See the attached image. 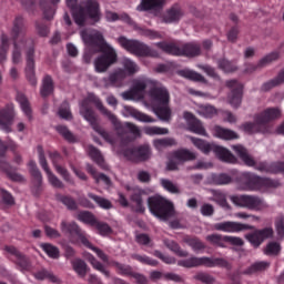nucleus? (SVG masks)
<instances>
[{
    "mask_svg": "<svg viewBox=\"0 0 284 284\" xmlns=\"http://www.w3.org/2000/svg\"><path fill=\"white\" fill-rule=\"evenodd\" d=\"M41 247L50 258H59V248L52 244H41Z\"/></svg>",
    "mask_w": 284,
    "mask_h": 284,
    "instance_id": "obj_57",
    "label": "nucleus"
},
{
    "mask_svg": "<svg viewBox=\"0 0 284 284\" xmlns=\"http://www.w3.org/2000/svg\"><path fill=\"white\" fill-rule=\"evenodd\" d=\"M183 118L187 122L190 132H193L194 134H199L200 136H207V132H205V128H203V124L201 121L196 120L194 114L191 112H184Z\"/></svg>",
    "mask_w": 284,
    "mask_h": 284,
    "instance_id": "obj_21",
    "label": "nucleus"
},
{
    "mask_svg": "<svg viewBox=\"0 0 284 284\" xmlns=\"http://www.w3.org/2000/svg\"><path fill=\"white\" fill-rule=\"evenodd\" d=\"M122 65L125 70V72H128V74H134L135 72H139V65H136V63H134V61L124 58L122 61Z\"/></svg>",
    "mask_w": 284,
    "mask_h": 284,
    "instance_id": "obj_54",
    "label": "nucleus"
},
{
    "mask_svg": "<svg viewBox=\"0 0 284 284\" xmlns=\"http://www.w3.org/2000/svg\"><path fill=\"white\" fill-rule=\"evenodd\" d=\"M133 258H135V261H139V263H142L143 265H151V267H156V265H159V262L156 260H152L150 256L148 255H133Z\"/></svg>",
    "mask_w": 284,
    "mask_h": 284,
    "instance_id": "obj_58",
    "label": "nucleus"
},
{
    "mask_svg": "<svg viewBox=\"0 0 284 284\" xmlns=\"http://www.w3.org/2000/svg\"><path fill=\"white\" fill-rule=\"evenodd\" d=\"M0 63H6L8 60V50H10V38L8 36L2 34L0 37Z\"/></svg>",
    "mask_w": 284,
    "mask_h": 284,
    "instance_id": "obj_33",
    "label": "nucleus"
},
{
    "mask_svg": "<svg viewBox=\"0 0 284 284\" xmlns=\"http://www.w3.org/2000/svg\"><path fill=\"white\" fill-rule=\"evenodd\" d=\"M213 227L214 230H217V232H226L229 234L244 232V230H252V226L248 224L232 221L215 223Z\"/></svg>",
    "mask_w": 284,
    "mask_h": 284,
    "instance_id": "obj_19",
    "label": "nucleus"
},
{
    "mask_svg": "<svg viewBox=\"0 0 284 284\" xmlns=\"http://www.w3.org/2000/svg\"><path fill=\"white\" fill-rule=\"evenodd\" d=\"M284 83V69L282 71H280V73L277 74L276 78H274L273 80L265 82L262 85V90L263 92H267L270 90H272V88H276V85H281Z\"/></svg>",
    "mask_w": 284,
    "mask_h": 284,
    "instance_id": "obj_39",
    "label": "nucleus"
},
{
    "mask_svg": "<svg viewBox=\"0 0 284 284\" xmlns=\"http://www.w3.org/2000/svg\"><path fill=\"white\" fill-rule=\"evenodd\" d=\"M39 163H40L41 168L44 170L50 185H52L53 187H59V189L63 187V182H61V180H59V178H57V175H54V173H52L50 168H48V161H45V155H43L42 149H39Z\"/></svg>",
    "mask_w": 284,
    "mask_h": 284,
    "instance_id": "obj_20",
    "label": "nucleus"
},
{
    "mask_svg": "<svg viewBox=\"0 0 284 284\" xmlns=\"http://www.w3.org/2000/svg\"><path fill=\"white\" fill-rule=\"evenodd\" d=\"M124 116H133V119H136V121H141L142 123H154V121H156L152 116L140 112L132 106L124 108Z\"/></svg>",
    "mask_w": 284,
    "mask_h": 284,
    "instance_id": "obj_25",
    "label": "nucleus"
},
{
    "mask_svg": "<svg viewBox=\"0 0 284 284\" xmlns=\"http://www.w3.org/2000/svg\"><path fill=\"white\" fill-rule=\"evenodd\" d=\"M183 18V10L179 7H172L162 17L163 23H176Z\"/></svg>",
    "mask_w": 284,
    "mask_h": 284,
    "instance_id": "obj_27",
    "label": "nucleus"
},
{
    "mask_svg": "<svg viewBox=\"0 0 284 284\" xmlns=\"http://www.w3.org/2000/svg\"><path fill=\"white\" fill-rule=\"evenodd\" d=\"M165 4V0H141V3L136 7L139 12H145L148 10H160Z\"/></svg>",
    "mask_w": 284,
    "mask_h": 284,
    "instance_id": "obj_28",
    "label": "nucleus"
},
{
    "mask_svg": "<svg viewBox=\"0 0 284 284\" xmlns=\"http://www.w3.org/2000/svg\"><path fill=\"white\" fill-rule=\"evenodd\" d=\"M71 265L80 278H84L85 274H88V264H85L83 260L75 258L71 262Z\"/></svg>",
    "mask_w": 284,
    "mask_h": 284,
    "instance_id": "obj_37",
    "label": "nucleus"
},
{
    "mask_svg": "<svg viewBox=\"0 0 284 284\" xmlns=\"http://www.w3.org/2000/svg\"><path fill=\"white\" fill-rule=\"evenodd\" d=\"M196 159V153L182 149L173 153V159L169 161L166 168L168 170H176L179 163H184V161H194Z\"/></svg>",
    "mask_w": 284,
    "mask_h": 284,
    "instance_id": "obj_18",
    "label": "nucleus"
},
{
    "mask_svg": "<svg viewBox=\"0 0 284 284\" xmlns=\"http://www.w3.org/2000/svg\"><path fill=\"white\" fill-rule=\"evenodd\" d=\"M58 3H61V0H39L40 9L43 13V18L47 19V21L54 19V14L57 12L54 6H58Z\"/></svg>",
    "mask_w": 284,
    "mask_h": 284,
    "instance_id": "obj_22",
    "label": "nucleus"
},
{
    "mask_svg": "<svg viewBox=\"0 0 284 284\" xmlns=\"http://www.w3.org/2000/svg\"><path fill=\"white\" fill-rule=\"evenodd\" d=\"M93 227L98 230V233L101 236H109V234L112 232V227H110V225L99 221H95V223L93 224Z\"/></svg>",
    "mask_w": 284,
    "mask_h": 284,
    "instance_id": "obj_52",
    "label": "nucleus"
},
{
    "mask_svg": "<svg viewBox=\"0 0 284 284\" xmlns=\"http://www.w3.org/2000/svg\"><path fill=\"white\" fill-rule=\"evenodd\" d=\"M78 0H67V6L72 10L73 19L78 26H83L85 19H91L94 23L101 21V10L97 0H83L80 7L77 6Z\"/></svg>",
    "mask_w": 284,
    "mask_h": 284,
    "instance_id": "obj_4",
    "label": "nucleus"
},
{
    "mask_svg": "<svg viewBox=\"0 0 284 284\" xmlns=\"http://www.w3.org/2000/svg\"><path fill=\"white\" fill-rule=\"evenodd\" d=\"M179 74L180 77H184V79H191V81H204L203 75L190 69L181 70Z\"/></svg>",
    "mask_w": 284,
    "mask_h": 284,
    "instance_id": "obj_47",
    "label": "nucleus"
},
{
    "mask_svg": "<svg viewBox=\"0 0 284 284\" xmlns=\"http://www.w3.org/2000/svg\"><path fill=\"white\" fill-rule=\"evenodd\" d=\"M89 199H92L99 207H102V210H112V202L105 197H101L99 195H94L93 193L88 194Z\"/></svg>",
    "mask_w": 284,
    "mask_h": 284,
    "instance_id": "obj_41",
    "label": "nucleus"
},
{
    "mask_svg": "<svg viewBox=\"0 0 284 284\" xmlns=\"http://www.w3.org/2000/svg\"><path fill=\"white\" fill-rule=\"evenodd\" d=\"M123 155L133 163H140L141 161H148L152 156V150L150 149V145L143 144L126 149L123 152Z\"/></svg>",
    "mask_w": 284,
    "mask_h": 284,
    "instance_id": "obj_15",
    "label": "nucleus"
},
{
    "mask_svg": "<svg viewBox=\"0 0 284 284\" xmlns=\"http://www.w3.org/2000/svg\"><path fill=\"white\" fill-rule=\"evenodd\" d=\"M139 34L141 37H146V39L151 40L163 39V36L159 33V31H154L151 29H139Z\"/></svg>",
    "mask_w": 284,
    "mask_h": 284,
    "instance_id": "obj_56",
    "label": "nucleus"
},
{
    "mask_svg": "<svg viewBox=\"0 0 284 284\" xmlns=\"http://www.w3.org/2000/svg\"><path fill=\"white\" fill-rule=\"evenodd\" d=\"M275 230L280 239L284 236V215H280L275 220Z\"/></svg>",
    "mask_w": 284,
    "mask_h": 284,
    "instance_id": "obj_63",
    "label": "nucleus"
},
{
    "mask_svg": "<svg viewBox=\"0 0 284 284\" xmlns=\"http://www.w3.org/2000/svg\"><path fill=\"white\" fill-rule=\"evenodd\" d=\"M78 219L82 223H87V225H91V227H94V224L97 223V217H94L90 212H80L78 214Z\"/></svg>",
    "mask_w": 284,
    "mask_h": 284,
    "instance_id": "obj_50",
    "label": "nucleus"
},
{
    "mask_svg": "<svg viewBox=\"0 0 284 284\" xmlns=\"http://www.w3.org/2000/svg\"><path fill=\"white\" fill-rule=\"evenodd\" d=\"M155 45L162 50V52L173 54L174 57H197V54H201V47L195 43L176 45L174 43L162 41L156 42Z\"/></svg>",
    "mask_w": 284,
    "mask_h": 284,
    "instance_id": "obj_10",
    "label": "nucleus"
},
{
    "mask_svg": "<svg viewBox=\"0 0 284 284\" xmlns=\"http://www.w3.org/2000/svg\"><path fill=\"white\" fill-rule=\"evenodd\" d=\"M230 199L237 207H245L255 212H261L267 207V203L263 199L254 195H232Z\"/></svg>",
    "mask_w": 284,
    "mask_h": 284,
    "instance_id": "obj_13",
    "label": "nucleus"
},
{
    "mask_svg": "<svg viewBox=\"0 0 284 284\" xmlns=\"http://www.w3.org/2000/svg\"><path fill=\"white\" fill-rule=\"evenodd\" d=\"M118 43L121 48L126 50V52H130L135 57H159L156 51L152 50L150 45L139 40H130L125 37H120L118 38Z\"/></svg>",
    "mask_w": 284,
    "mask_h": 284,
    "instance_id": "obj_11",
    "label": "nucleus"
},
{
    "mask_svg": "<svg viewBox=\"0 0 284 284\" xmlns=\"http://www.w3.org/2000/svg\"><path fill=\"white\" fill-rule=\"evenodd\" d=\"M125 77V71L119 69L114 73H112L109 78H104L102 80V83L104 88H110V85H114L118 81H121V79H124Z\"/></svg>",
    "mask_w": 284,
    "mask_h": 284,
    "instance_id": "obj_36",
    "label": "nucleus"
},
{
    "mask_svg": "<svg viewBox=\"0 0 284 284\" xmlns=\"http://www.w3.org/2000/svg\"><path fill=\"white\" fill-rule=\"evenodd\" d=\"M227 88H230L231 93L229 94V103L232 108H239L243 101V84L236 80L226 81Z\"/></svg>",
    "mask_w": 284,
    "mask_h": 284,
    "instance_id": "obj_16",
    "label": "nucleus"
},
{
    "mask_svg": "<svg viewBox=\"0 0 284 284\" xmlns=\"http://www.w3.org/2000/svg\"><path fill=\"white\" fill-rule=\"evenodd\" d=\"M283 112L278 108H268L262 111L256 118L255 122H247L242 125V130L248 134H254V132H262V134H267L270 132L271 121H276L281 119Z\"/></svg>",
    "mask_w": 284,
    "mask_h": 284,
    "instance_id": "obj_5",
    "label": "nucleus"
},
{
    "mask_svg": "<svg viewBox=\"0 0 284 284\" xmlns=\"http://www.w3.org/2000/svg\"><path fill=\"white\" fill-rule=\"evenodd\" d=\"M184 243H186V245H189V247H191V250H193V252H196V254H199V252H203V250H205V244H203V242H201V240H199V239L186 237V239H184Z\"/></svg>",
    "mask_w": 284,
    "mask_h": 284,
    "instance_id": "obj_45",
    "label": "nucleus"
},
{
    "mask_svg": "<svg viewBox=\"0 0 284 284\" xmlns=\"http://www.w3.org/2000/svg\"><path fill=\"white\" fill-rule=\"evenodd\" d=\"M58 114L60 119H64L65 121H72V112L70 111V104H68V102H64L60 106Z\"/></svg>",
    "mask_w": 284,
    "mask_h": 284,
    "instance_id": "obj_53",
    "label": "nucleus"
},
{
    "mask_svg": "<svg viewBox=\"0 0 284 284\" xmlns=\"http://www.w3.org/2000/svg\"><path fill=\"white\" fill-rule=\"evenodd\" d=\"M85 258L92 265L93 270L101 272V274H104L106 278H110V272L105 270V266L101 262H99L97 257H94V255L87 253Z\"/></svg>",
    "mask_w": 284,
    "mask_h": 284,
    "instance_id": "obj_34",
    "label": "nucleus"
},
{
    "mask_svg": "<svg viewBox=\"0 0 284 284\" xmlns=\"http://www.w3.org/2000/svg\"><path fill=\"white\" fill-rule=\"evenodd\" d=\"M143 194H145V191L141 189H135L134 193L131 196L132 203L135 204L136 212H145V206H143Z\"/></svg>",
    "mask_w": 284,
    "mask_h": 284,
    "instance_id": "obj_35",
    "label": "nucleus"
},
{
    "mask_svg": "<svg viewBox=\"0 0 284 284\" xmlns=\"http://www.w3.org/2000/svg\"><path fill=\"white\" fill-rule=\"evenodd\" d=\"M87 152L89 156L92 159V161H95L98 165H100V168H105L103 165V155L97 148L89 145L87 149Z\"/></svg>",
    "mask_w": 284,
    "mask_h": 284,
    "instance_id": "obj_43",
    "label": "nucleus"
},
{
    "mask_svg": "<svg viewBox=\"0 0 284 284\" xmlns=\"http://www.w3.org/2000/svg\"><path fill=\"white\" fill-rule=\"evenodd\" d=\"M11 34L13 37L12 63H21V52L31 43L30 39L26 36L23 18L17 17L14 19Z\"/></svg>",
    "mask_w": 284,
    "mask_h": 284,
    "instance_id": "obj_6",
    "label": "nucleus"
},
{
    "mask_svg": "<svg viewBox=\"0 0 284 284\" xmlns=\"http://www.w3.org/2000/svg\"><path fill=\"white\" fill-rule=\"evenodd\" d=\"M152 88L150 91V103L154 114L160 121L170 123L172 121V109H170V92L163 85H156L154 81L148 78L134 80L130 91L122 93L125 101H140L145 97V89Z\"/></svg>",
    "mask_w": 284,
    "mask_h": 284,
    "instance_id": "obj_1",
    "label": "nucleus"
},
{
    "mask_svg": "<svg viewBox=\"0 0 284 284\" xmlns=\"http://www.w3.org/2000/svg\"><path fill=\"white\" fill-rule=\"evenodd\" d=\"M260 172H270L271 174H284V162H274L271 165L261 164L257 166Z\"/></svg>",
    "mask_w": 284,
    "mask_h": 284,
    "instance_id": "obj_30",
    "label": "nucleus"
},
{
    "mask_svg": "<svg viewBox=\"0 0 284 284\" xmlns=\"http://www.w3.org/2000/svg\"><path fill=\"white\" fill-rule=\"evenodd\" d=\"M212 132L213 136H216V139H222L223 141H234V139H239V133L223 126L215 125Z\"/></svg>",
    "mask_w": 284,
    "mask_h": 284,
    "instance_id": "obj_24",
    "label": "nucleus"
},
{
    "mask_svg": "<svg viewBox=\"0 0 284 284\" xmlns=\"http://www.w3.org/2000/svg\"><path fill=\"white\" fill-rule=\"evenodd\" d=\"M34 49L30 48L27 52V78L31 85H37V77H34Z\"/></svg>",
    "mask_w": 284,
    "mask_h": 284,
    "instance_id": "obj_23",
    "label": "nucleus"
},
{
    "mask_svg": "<svg viewBox=\"0 0 284 284\" xmlns=\"http://www.w3.org/2000/svg\"><path fill=\"white\" fill-rule=\"evenodd\" d=\"M232 150L235 152V154H237V156H240L241 161H243L245 165H248V168H254V165H256L254 159L252 155H250V153H247V149H245L243 145H233Z\"/></svg>",
    "mask_w": 284,
    "mask_h": 284,
    "instance_id": "obj_26",
    "label": "nucleus"
},
{
    "mask_svg": "<svg viewBox=\"0 0 284 284\" xmlns=\"http://www.w3.org/2000/svg\"><path fill=\"white\" fill-rule=\"evenodd\" d=\"M164 245L165 247L171 250V252H174V254L182 258H186V256H190V253H187V251H183L181 246H179V244H176V242L172 240H164Z\"/></svg>",
    "mask_w": 284,
    "mask_h": 284,
    "instance_id": "obj_38",
    "label": "nucleus"
},
{
    "mask_svg": "<svg viewBox=\"0 0 284 284\" xmlns=\"http://www.w3.org/2000/svg\"><path fill=\"white\" fill-rule=\"evenodd\" d=\"M153 145L156 150H163L168 145H176V141L172 138L158 139L154 140Z\"/></svg>",
    "mask_w": 284,
    "mask_h": 284,
    "instance_id": "obj_49",
    "label": "nucleus"
},
{
    "mask_svg": "<svg viewBox=\"0 0 284 284\" xmlns=\"http://www.w3.org/2000/svg\"><path fill=\"white\" fill-rule=\"evenodd\" d=\"M246 239L250 243L253 244L254 247H258V245H261V243H263V240L261 237V233H258V231H255L251 234H247Z\"/></svg>",
    "mask_w": 284,
    "mask_h": 284,
    "instance_id": "obj_62",
    "label": "nucleus"
},
{
    "mask_svg": "<svg viewBox=\"0 0 284 284\" xmlns=\"http://www.w3.org/2000/svg\"><path fill=\"white\" fill-rule=\"evenodd\" d=\"M88 103H94L98 110L102 112V114H105L108 119H110L112 125L114 126L115 132L118 133V136H123V134H128L130 132L134 136H139L141 134V131L139 130V126L134 125L133 123L126 122L122 124L119 119H116V115L112 112L108 111L103 108V103H101V100L97 98L93 93H90L88 95V99H85L80 106V114L90 123L91 128L106 141V143H115L116 142V135L106 132L99 125V120L97 119V115L94 114V111H92L90 108H88Z\"/></svg>",
    "mask_w": 284,
    "mask_h": 284,
    "instance_id": "obj_2",
    "label": "nucleus"
},
{
    "mask_svg": "<svg viewBox=\"0 0 284 284\" xmlns=\"http://www.w3.org/2000/svg\"><path fill=\"white\" fill-rule=\"evenodd\" d=\"M54 90V84L52 83V78L49 75L44 77L42 80V87H41V95L42 97H49V94H52Z\"/></svg>",
    "mask_w": 284,
    "mask_h": 284,
    "instance_id": "obj_44",
    "label": "nucleus"
},
{
    "mask_svg": "<svg viewBox=\"0 0 284 284\" xmlns=\"http://www.w3.org/2000/svg\"><path fill=\"white\" fill-rule=\"evenodd\" d=\"M219 67L223 72H236V65L232 64V62L227 60H221L219 62Z\"/></svg>",
    "mask_w": 284,
    "mask_h": 284,
    "instance_id": "obj_64",
    "label": "nucleus"
},
{
    "mask_svg": "<svg viewBox=\"0 0 284 284\" xmlns=\"http://www.w3.org/2000/svg\"><path fill=\"white\" fill-rule=\"evenodd\" d=\"M28 165H29V172L36 179L37 183H41L42 175L39 169L37 168V162L30 161Z\"/></svg>",
    "mask_w": 284,
    "mask_h": 284,
    "instance_id": "obj_61",
    "label": "nucleus"
},
{
    "mask_svg": "<svg viewBox=\"0 0 284 284\" xmlns=\"http://www.w3.org/2000/svg\"><path fill=\"white\" fill-rule=\"evenodd\" d=\"M178 265L180 267H186V268H192V267H201V265H204L205 267H230V263L223 258H216V257H207V256H202V257H190L186 260H180L178 262Z\"/></svg>",
    "mask_w": 284,
    "mask_h": 284,
    "instance_id": "obj_12",
    "label": "nucleus"
},
{
    "mask_svg": "<svg viewBox=\"0 0 284 284\" xmlns=\"http://www.w3.org/2000/svg\"><path fill=\"white\" fill-rule=\"evenodd\" d=\"M61 231L64 232V234H71V236H78L79 241L81 242L82 245H85V247H89V250H92V252H95L98 258L104 263H110V258L108 257V254H105L102 250L98 248L97 246L92 245L88 237H85V234L77 223L71 222L67 223L65 221L61 222Z\"/></svg>",
    "mask_w": 284,
    "mask_h": 284,
    "instance_id": "obj_9",
    "label": "nucleus"
},
{
    "mask_svg": "<svg viewBox=\"0 0 284 284\" xmlns=\"http://www.w3.org/2000/svg\"><path fill=\"white\" fill-rule=\"evenodd\" d=\"M57 132H59V134H61V136H63L70 143H74V141H77L72 132H70V130L64 125L57 126Z\"/></svg>",
    "mask_w": 284,
    "mask_h": 284,
    "instance_id": "obj_59",
    "label": "nucleus"
},
{
    "mask_svg": "<svg viewBox=\"0 0 284 284\" xmlns=\"http://www.w3.org/2000/svg\"><path fill=\"white\" fill-rule=\"evenodd\" d=\"M16 114L13 104H8L0 111V130L2 132L7 134L12 132V121H14Z\"/></svg>",
    "mask_w": 284,
    "mask_h": 284,
    "instance_id": "obj_17",
    "label": "nucleus"
},
{
    "mask_svg": "<svg viewBox=\"0 0 284 284\" xmlns=\"http://www.w3.org/2000/svg\"><path fill=\"white\" fill-rule=\"evenodd\" d=\"M148 207L160 221H170L174 216V203L161 195H152L148 199Z\"/></svg>",
    "mask_w": 284,
    "mask_h": 284,
    "instance_id": "obj_7",
    "label": "nucleus"
},
{
    "mask_svg": "<svg viewBox=\"0 0 284 284\" xmlns=\"http://www.w3.org/2000/svg\"><path fill=\"white\" fill-rule=\"evenodd\" d=\"M187 139H190L193 145L203 152V154H210V152H214L220 161H224V163H236V156H234V154H232V152H230V150L226 148L206 142L194 136H187Z\"/></svg>",
    "mask_w": 284,
    "mask_h": 284,
    "instance_id": "obj_8",
    "label": "nucleus"
},
{
    "mask_svg": "<svg viewBox=\"0 0 284 284\" xmlns=\"http://www.w3.org/2000/svg\"><path fill=\"white\" fill-rule=\"evenodd\" d=\"M87 171L89 172L90 175L93 176L95 183H104L106 186L112 185V181H110V178H108L105 174L102 173H97V170L90 164L87 165Z\"/></svg>",
    "mask_w": 284,
    "mask_h": 284,
    "instance_id": "obj_32",
    "label": "nucleus"
},
{
    "mask_svg": "<svg viewBox=\"0 0 284 284\" xmlns=\"http://www.w3.org/2000/svg\"><path fill=\"white\" fill-rule=\"evenodd\" d=\"M34 277L38 281H43V280L48 278V281H50L51 283H61V280L57 275H54L52 272L45 271V270H42V271L36 273Z\"/></svg>",
    "mask_w": 284,
    "mask_h": 284,
    "instance_id": "obj_42",
    "label": "nucleus"
},
{
    "mask_svg": "<svg viewBox=\"0 0 284 284\" xmlns=\"http://www.w3.org/2000/svg\"><path fill=\"white\" fill-rule=\"evenodd\" d=\"M270 267V262H255L248 268L245 270L246 274H258V272H265Z\"/></svg>",
    "mask_w": 284,
    "mask_h": 284,
    "instance_id": "obj_40",
    "label": "nucleus"
},
{
    "mask_svg": "<svg viewBox=\"0 0 284 284\" xmlns=\"http://www.w3.org/2000/svg\"><path fill=\"white\" fill-rule=\"evenodd\" d=\"M244 176L246 184L242 186V190H260L261 192H267L271 187H278L280 185L278 181L258 178L252 173H245Z\"/></svg>",
    "mask_w": 284,
    "mask_h": 284,
    "instance_id": "obj_14",
    "label": "nucleus"
},
{
    "mask_svg": "<svg viewBox=\"0 0 284 284\" xmlns=\"http://www.w3.org/2000/svg\"><path fill=\"white\" fill-rule=\"evenodd\" d=\"M278 57H281L278 51L271 52L266 57L260 60V65H262V68H265L266 65H270V63H274V61H278Z\"/></svg>",
    "mask_w": 284,
    "mask_h": 284,
    "instance_id": "obj_51",
    "label": "nucleus"
},
{
    "mask_svg": "<svg viewBox=\"0 0 284 284\" xmlns=\"http://www.w3.org/2000/svg\"><path fill=\"white\" fill-rule=\"evenodd\" d=\"M81 37L87 45H98L101 52H103L102 55L94 60L95 72H108L110 65L116 63V51L114 48L105 42L103 34L99 31H81Z\"/></svg>",
    "mask_w": 284,
    "mask_h": 284,
    "instance_id": "obj_3",
    "label": "nucleus"
},
{
    "mask_svg": "<svg viewBox=\"0 0 284 284\" xmlns=\"http://www.w3.org/2000/svg\"><path fill=\"white\" fill-rule=\"evenodd\" d=\"M16 100L20 104V108L23 112V114L31 120L32 119V108L30 106V102L28 101V98L23 93H18Z\"/></svg>",
    "mask_w": 284,
    "mask_h": 284,
    "instance_id": "obj_31",
    "label": "nucleus"
},
{
    "mask_svg": "<svg viewBox=\"0 0 284 284\" xmlns=\"http://www.w3.org/2000/svg\"><path fill=\"white\" fill-rule=\"evenodd\" d=\"M144 133H146L149 136H155L161 134H169L170 130L160 126H145Z\"/></svg>",
    "mask_w": 284,
    "mask_h": 284,
    "instance_id": "obj_48",
    "label": "nucleus"
},
{
    "mask_svg": "<svg viewBox=\"0 0 284 284\" xmlns=\"http://www.w3.org/2000/svg\"><path fill=\"white\" fill-rule=\"evenodd\" d=\"M50 158L52 159V163H53L55 172H58V174H60V176H62V179L64 181H67V183H72V178L70 176L68 169H65L57 163V161H59L61 159V155H59V153H53L50 155Z\"/></svg>",
    "mask_w": 284,
    "mask_h": 284,
    "instance_id": "obj_29",
    "label": "nucleus"
},
{
    "mask_svg": "<svg viewBox=\"0 0 284 284\" xmlns=\"http://www.w3.org/2000/svg\"><path fill=\"white\" fill-rule=\"evenodd\" d=\"M278 252H281V244L276 243V242H271L266 245V248L264 251V253L267 256H276V254H278Z\"/></svg>",
    "mask_w": 284,
    "mask_h": 284,
    "instance_id": "obj_60",
    "label": "nucleus"
},
{
    "mask_svg": "<svg viewBox=\"0 0 284 284\" xmlns=\"http://www.w3.org/2000/svg\"><path fill=\"white\" fill-rule=\"evenodd\" d=\"M197 113L201 116H204V119H212V116H216V108L206 104V105H200L197 108Z\"/></svg>",
    "mask_w": 284,
    "mask_h": 284,
    "instance_id": "obj_46",
    "label": "nucleus"
},
{
    "mask_svg": "<svg viewBox=\"0 0 284 284\" xmlns=\"http://www.w3.org/2000/svg\"><path fill=\"white\" fill-rule=\"evenodd\" d=\"M161 185L164 187V190H166V192H170L171 194H181L179 186L170 180H161Z\"/></svg>",
    "mask_w": 284,
    "mask_h": 284,
    "instance_id": "obj_55",
    "label": "nucleus"
}]
</instances>
